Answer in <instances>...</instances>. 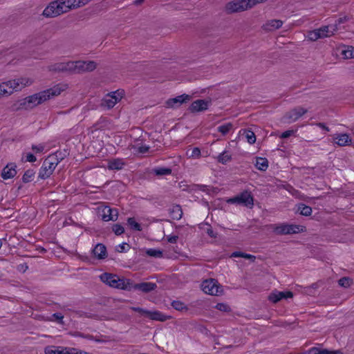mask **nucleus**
<instances>
[{
  "mask_svg": "<svg viewBox=\"0 0 354 354\" xmlns=\"http://www.w3.org/2000/svg\"><path fill=\"white\" fill-rule=\"evenodd\" d=\"M48 68L50 71L55 73H83L93 71L97 68V63L94 61H70L55 63Z\"/></svg>",
  "mask_w": 354,
  "mask_h": 354,
  "instance_id": "obj_1",
  "label": "nucleus"
},
{
  "mask_svg": "<svg viewBox=\"0 0 354 354\" xmlns=\"http://www.w3.org/2000/svg\"><path fill=\"white\" fill-rule=\"evenodd\" d=\"M32 149L35 153H37L43 151L44 147L42 145H32Z\"/></svg>",
  "mask_w": 354,
  "mask_h": 354,
  "instance_id": "obj_54",
  "label": "nucleus"
},
{
  "mask_svg": "<svg viewBox=\"0 0 354 354\" xmlns=\"http://www.w3.org/2000/svg\"><path fill=\"white\" fill-rule=\"evenodd\" d=\"M307 109L301 106H298L286 113L285 117L289 120L290 122H292L300 118L302 115L307 113Z\"/></svg>",
  "mask_w": 354,
  "mask_h": 354,
  "instance_id": "obj_14",
  "label": "nucleus"
},
{
  "mask_svg": "<svg viewBox=\"0 0 354 354\" xmlns=\"http://www.w3.org/2000/svg\"><path fill=\"white\" fill-rule=\"evenodd\" d=\"M191 99L190 95L183 94L174 98H170L166 101V106L168 108H178L182 104L186 103Z\"/></svg>",
  "mask_w": 354,
  "mask_h": 354,
  "instance_id": "obj_12",
  "label": "nucleus"
},
{
  "mask_svg": "<svg viewBox=\"0 0 354 354\" xmlns=\"http://www.w3.org/2000/svg\"><path fill=\"white\" fill-rule=\"evenodd\" d=\"M92 252L93 256L98 259H104L107 257L106 248L102 243H97Z\"/></svg>",
  "mask_w": 354,
  "mask_h": 354,
  "instance_id": "obj_23",
  "label": "nucleus"
},
{
  "mask_svg": "<svg viewBox=\"0 0 354 354\" xmlns=\"http://www.w3.org/2000/svg\"><path fill=\"white\" fill-rule=\"evenodd\" d=\"M230 257H242L249 260L248 263H256L255 260L257 257L252 254H246L242 252H234L231 254ZM258 263V262H257Z\"/></svg>",
  "mask_w": 354,
  "mask_h": 354,
  "instance_id": "obj_29",
  "label": "nucleus"
},
{
  "mask_svg": "<svg viewBox=\"0 0 354 354\" xmlns=\"http://www.w3.org/2000/svg\"><path fill=\"white\" fill-rule=\"evenodd\" d=\"M129 249L130 245L127 243H122L115 247V250L118 252H124L128 251Z\"/></svg>",
  "mask_w": 354,
  "mask_h": 354,
  "instance_id": "obj_44",
  "label": "nucleus"
},
{
  "mask_svg": "<svg viewBox=\"0 0 354 354\" xmlns=\"http://www.w3.org/2000/svg\"><path fill=\"white\" fill-rule=\"evenodd\" d=\"M147 317L152 320L165 322L170 318L169 316H167L165 314H162L161 312L158 310L150 311L148 310L147 313Z\"/></svg>",
  "mask_w": 354,
  "mask_h": 354,
  "instance_id": "obj_24",
  "label": "nucleus"
},
{
  "mask_svg": "<svg viewBox=\"0 0 354 354\" xmlns=\"http://www.w3.org/2000/svg\"><path fill=\"white\" fill-rule=\"evenodd\" d=\"M64 315L60 313H55L51 316L46 317V321L55 322L59 324H64Z\"/></svg>",
  "mask_w": 354,
  "mask_h": 354,
  "instance_id": "obj_31",
  "label": "nucleus"
},
{
  "mask_svg": "<svg viewBox=\"0 0 354 354\" xmlns=\"http://www.w3.org/2000/svg\"><path fill=\"white\" fill-rule=\"evenodd\" d=\"M123 91L117 90L106 94L102 100L100 106L103 108L112 109L123 97Z\"/></svg>",
  "mask_w": 354,
  "mask_h": 354,
  "instance_id": "obj_8",
  "label": "nucleus"
},
{
  "mask_svg": "<svg viewBox=\"0 0 354 354\" xmlns=\"http://www.w3.org/2000/svg\"><path fill=\"white\" fill-rule=\"evenodd\" d=\"M230 204H237L245 207H252L254 205V199L251 193L248 191H244L241 194L226 200Z\"/></svg>",
  "mask_w": 354,
  "mask_h": 354,
  "instance_id": "obj_7",
  "label": "nucleus"
},
{
  "mask_svg": "<svg viewBox=\"0 0 354 354\" xmlns=\"http://www.w3.org/2000/svg\"><path fill=\"white\" fill-rule=\"evenodd\" d=\"M70 348L48 346L46 348V354H68Z\"/></svg>",
  "mask_w": 354,
  "mask_h": 354,
  "instance_id": "obj_28",
  "label": "nucleus"
},
{
  "mask_svg": "<svg viewBox=\"0 0 354 354\" xmlns=\"http://www.w3.org/2000/svg\"><path fill=\"white\" fill-rule=\"evenodd\" d=\"M169 213L172 219L180 220L183 216V210L180 205H175L169 209Z\"/></svg>",
  "mask_w": 354,
  "mask_h": 354,
  "instance_id": "obj_25",
  "label": "nucleus"
},
{
  "mask_svg": "<svg viewBox=\"0 0 354 354\" xmlns=\"http://www.w3.org/2000/svg\"><path fill=\"white\" fill-rule=\"evenodd\" d=\"M243 134L248 143L254 144L256 142V136L254 133L250 130H244Z\"/></svg>",
  "mask_w": 354,
  "mask_h": 354,
  "instance_id": "obj_39",
  "label": "nucleus"
},
{
  "mask_svg": "<svg viewBox=\"0 0 354 354\" xmlns=\"http://www.w3.org/2000/svg\"><path fill=\"white\" fill-rule=\"evenodd\" d=\"M146 254L152 257L162 258L163 257L162 251L159 249L150 248L146 250Z\"/></svg>",
  "mask_w": 354,
  "mask_h": 354,
  "instance_id": "obj_35",
  "label": "nucleus"
},
{
  "mask_svg": "<svg viewBox=\"0 0 354 354\" xmlns=\"http://www.w3.org/2000/svg\"><path fill=\"white\" fill-rule=\"evenodd\" d=\"M50 179H48V180L46 182V184H48H48H50V182H49V181H50Z\"/></svg>",
  "mask_w": 354,
  "mask_h": 354,
  "instance_id": "obj_61",
  "label": "nucleus"
},
{
  "mask_svg": "<svg viewBox=\"0 0 354 354\" xmlns=\"http://www.w3.org/2000/svg\"><path fill=\"white\" fill-rule=\"evenodd\" d=\"M298 211L301 215L308 216L312 214V208L310 206L306 205L304 204H300L298 206Z\"/></svg>",
  "mask_w": 354,
  "mask_h": 354,
  "instance_id": "obj_37",
  "label": "nucleus"
},
{
  "mask_svg": "<svg viewBox=\"0 0 354 354\" xmlns=\"http://www.w3.org/2000/svg\"><path fill=\"white\" fill-rule=\"evenodd\" d=\"M171 169L167 167H156L152 172L156 176H167L171 174Z\"/></svg>",
  "mask_w": 354,
  "mask_h": 354,
  "instance_id": "obj_32",
  "label": "nucleus"
},
{
  "mask_svg": "<svg viewBox=\"0 0 354 354\" xmlns=\"http://www.w3.org/2000/svg\"><path fill=\"white\" fill-rule=\"evenodd\" d=\"M178 239V236H176V235H171V236H167V241H168V242H169L171 243H176Z\"/></svg>",
  "mask_w": 354,
  "mask_h": 354,
  "instance_id": "obj_55",
  "label": "nucleus"
},
{
  "mask_svg": "<svg viewBox=\"0 0 354 354\" xmlns=\"http://www.w3.org/2000/svg\"><path fill=\"white\" fill-rule=\"evenodd\" d=\"M283 25V21L279 19H271L267 21L262 26L266 31H274L280 28Z\"/></svg>",
  "mask_w": 354,
  "mask_h": 354,
  "instance_id": "obj_22",
  "label": "nucleus"
},
{
  "mask_svg": "<svg viewBox=\"0 0 354 354\" xmlns=\"http://www.w3.org/2000/svg\"><path fill=\"white\" fill-rule=\"evenodd\" d=\"M307 38L310 41H315L320 39V35H319L317 30L315 29L308 32Z\"/></svg>",
  "mask_w": 354,
  "mask_h": 354,
  "instance_id": "obj_41",
  "label": "nucleus"
},
{
  "mask_svg": "<svg viewBox=\"0 0 354 354\" xmlns=\"http://www.w3.org/2000/svg\"><path fill=\"white\" fill-rule=\"evenodd\" d=\"M16 165L14 163L8 164L2 170L1 177L4 180L13 178L17 174Z\"/></svg>",
  "mask_w": 354,
  "mask_h": 354,
  "instance_id": "obj_21",
  "label": "nucleus"
},
{
  "mask_svg": "<svg viewBox=\"0 0 354 354\" xmlns=\"http://www.w3.org/2000/svg\"><path fill=\"white\" fill-rule=\"evenodd\" d=\"M7 80L12 94L21 91L26 87L32 85L34 82L32 78L28 76H20Z\"/></svg>",
  "mask_w": 354,
  "mask_h": 354,
  "instance_id": "obj_6",
  "label": "nucleus"
},
{
  "mask_svg": "<svg viewBox=\"0 0 354 354\" xmlns=\"http://www.w3.org/2000/svg\"><path fill=\"white\" fill-rule=\"evenodd\" d=\"M334 143L339 147L350 146L352 143V139L348 134L337 133L334 135Z\"/></svg>",
  "mask_w": 354,
  "mask_h": 354,
  "instance_id": "obj_16",
  "label": "nucleus"
},
{
  "mask_svg": "<svg viewBox=\"0 0 354 354\" xmlns=\"http://www.w3.org/2000/svg\"><path fill=\"white\" fill-rule=\"evenodd\" d=\"M100 279L104 283L109 286L118 289L129 290L130 280L124 278H120L117 275L104 273L100 275Z\"/></svg>",
  "mask_w": 354,
  "mask_h": 354,
  "instance_id": "obj_3",
  "label": "nucleus"
},
{
  "mask_svg": "<svg viewBox=\"0 0 354 354\" xmlns=\"http://www.w3.org/2000/svg\"><path fill=\"white\" fill-rule=\"evenodd\" d=\"M34 176V172L31 170H28L23 176V180L25 183L29 182L32 180Z\"/></svg>",
  "mask_w": 354,
  "mask_h": 354,
  "instance_id": "obj_48",
  "label": "nucleus"
},
{
  "mask_svg": "<svg viewBox=\"0 0 354 354\" xmlns=\"http://www.w3.org/2000/svg\"><path fill=\"white\" fill-rule=\"evenodd\" d=\"M207 234L212 238H216L217 236L211 227L207 229Z\"/></svg>",
  "mask_w": 354,
  "mask_h": 354,
  "instance_id": "obj_56",
  "label": "nucleus"
},
{
  "mask_svg": "<svg viewBox=\"0 0 354 354\" xmlns=\"http://www.w3.org/2000/svg\"><path fill=\"white\" fill-rule=\"evenodd\" d=\"M127 224L129 227L136 231H142V227L140 223H138L134 218H129L127 219Z\"/></svg>",
  "mask_w": 354,
  "mask_h": 354,
  "instance_id": "obj_36",
  "label": "nucleus"
},
{
  "mask_svg": "<svg viewBox=\"0 0 354 354\" xmlns=\"http://www.w3.org/2000/svg\"><path fill=\"white\" fill-rule=\"evenodd\" d=\"M316 125L326 131H329L330 130L329 128L324 123L318 122L316 123Z\"/></svg>",
  "mask_w": 354,
  "mask_h": 354,
  "instance_id": "obj_57",
  "label": "nucleus"
},
{
  "mask_svg": "<svg viewBox=\"0 0 354 354\" xmlns=\"http://www.w3.org/2000/svg\"><path fill=\"white\" fill-rule=\"evenodd\" d=\"M351 131L353 132L354 133V127L351 129Z\"/></svg>",
  "mask_w": 354,
  "mask_h": 354,
  "instance_id": "obj_63",
  "label": "nucleus"
},
{
  "mask_svg": "<svg viewBox=\"0 0 354 354\" xmlns=\"http://www.w3.org/2000/svg\"><path fill=\"white\" fill-rule=\"evenodd\" d=\"M73 335L75 336V337H83V338H86V339H91V340H93V341H95V342H99L98 339L93 338L91 335H84V334L81 333H75Z\"/></svg>",
  "mask_w": 354,
  "mask_h": 354,
  "instance_id": "obj_50",
  "label": "nucleus"
},
{
  "mask_svg": "<svg viewBox=\"0 0 354 354\" xmlns=\"http://www.w3.org/2000/svg\"><path fill=\"white\" fill-rule=\"evenodd\" d=\"M124 165V162L122 159L115 158L109 160L107 167L111 170H120Z\"/></svg>",
  "mask_w": 354,
  "mask_h": 354,
  "instance_id": "obj_26",
  "label": "nucleus"
},
{
  "mask_svg": "<svg viewBox=\"0 0 354 354\" xmlns=\"http://www.w3.org/2000/svg\"><path fill=\"white\" fill-rule=\"evenodd\" d=\"M22 161L33 162L36 161L37 158L35 156L31 153H24L21 158Z\"/></svg>",
  "mask_w": 354,
  "mask_h": 354,
  "instance_id": "obj_42",
  "label": "nucleus"
},
{
  "mask_svg": "<svg viewBox=\"0 0 354 354\" xmlns=\"http://www.w3.org/2000/svg\"><path fill=\"white\" fill-rule=\"evenodd\" d=\"M12 95L8 80L0 82V99L3 97H8Z\"/></svg>",
  "mask_w": 354,
  "mask_h": 354,
  "instance_id": "obj_27",
  "label": "nucleus"
},
{
  "mask_svg": "<svg viewBox=\"0 0 354 354\" xmlns=\"http://www.w3.org/2000/svg\"><path fill=\"white\" fill-rule=\"evenodd\" d=\"M71 9L68 0H55L46 7V17H55Z\"/></svg>",
  "mask_w": 354,
  "mask_h": 354,
  "instance_id": "obj_4",
  "label": "nucleus"
},
{
  "mask_svg": "<svg viewBox=\"0 0 354 354\" xmlns=\"http://www.w3.org/2000/svg\"><path fill=\"white\" fill-rule=\"evenodd\" d=\"M112 230L116 235H121L124 232V227L120 224L113 225Z\"/></svg>",
  "mask_w": 354,
  "mask_h": 354,
  "instance_id": "obj_45",
  "label": "nucleus"
},
{
  "mask_svg": "<svg viewBox=\"0 0 354 354\" xmlns=\"http://www.w3.org/2000/svg\"><path fill=\"white\" fill-rule=\"evenodd\" d=\"M59 161L57 156L50 154L46 158V175L51 174L53 171L55 169Z\"/></svg>",
  "mask_w": 354,
  "mask_h": 354,
  "instance_id": "obj_20",
  "label": "nucleus"
},
{
  "mask_svg": "<svg viewBox=\"0 0 354 354\" xmlns=\"http://www.w3.org/2000/svg\"><path fill=\"white\" fill-rule=\"evenodd\" d=\"M232 124L230 122L224 124L218 127V131L221 133L223 135H226L232 129Z\"/></svg>",
  "mask_w": 354,
  "mask_h": 354,
  "instance_id": "obj_40",
  "label": "nucleus"
},
{
  "mask_svg": "<svg viewBox=\"0 0 354 354\" xmlns=\"http://www.w3.org/2000/svg\"><path fill=\"white\" fill-rule=\"evenodd\" d=\"M293 133H294V131L288 130V131H286L283 133H282V134L281 135L280 137L281 138H287L291 136Z\"/></svg>",
  "mask_w": 354,
  "mask_h": 354,
  "instance_id": "obj_53",
  "label": "nucleus"
},
{
  "mask_svg": "<svg viewBox=\"0 0 354 354\" xmlns=\"http://www.w3.org/2000/svg\"><path fill=\"white\" fill-rule=\"evenodd\" d=\"M145 0H135L134 4L138 6L144 2Z\"/></svg>",
  "mask_w": 354,
  "mask_h": 354,
  "instance_id": "obj_59",
  "label": "nucleus"
},
{
  "mask_svg": "<svg viewBox=\"0 0 354 354\" xmlns=\"http://www.w3.org/2000/svg\"><path fill=\"white\" fill-rule=\"evenodd\" d=\"M322 350V349H321L319 348L313 347V348H310V349H308L306 352V354H321Z\"/></svg>",
  "mask_w": 354,
  "mask_h": 354,
  "instance_id": "obj_51",
  "label": "nucleus"
},
{
  "mask_svg": "<svg viewBox=\"0 0 354 354\" xmlns=\"http://www.w3.org/2000/svg\"><path fill=\"white\" fill-rule=\"evenodd\" d=\"M68 85L66 83L61 82L54 85L53 87L46 90V100L52 99L59 95L62 92L66 91Z\"/></svg>",
  "mask_w": 354,
  "mask_h": 354,
  "instance_id": "obj_11",
  "label": "nucleus"
},
{
  "mask_svg": "<svg viewBox=\"0 0 354 354\" xmlns=\"http://www.w3.org/2000/svg\"><path fill=\"white\" fill-rule=\"evenodd\" d=\"M156 288V284L151 282L133 283L130 281L129 290H138L145 293L149 292Z\"/></svg>",
  "mask_w": 354,
  "mask_h": 354,
  "instance_id": "obj_13",
  "label": "nucleus"
},
{
  "mask_svg": "<svg viewBox=\"0 0 354 354\" xmlns=\"http://www.w3.org/2000/svg\"><path fill=\"white\" fill-rule=\"evenodd\" d=\"M255 166L259 170L266 171L268 167V161L265 158H257Z\"/></svg>",
  "mask_w": 354,
  "mask_h": 354,
  "instance_id": "obj_30",
  "label": "nucleus"
},
{
  "mask_svg": "<svg viewBox=\"0 0 354 354\" xmlns=\"http://www.w3.org/2000/svg\"><path fill=\"white\" fill-rule=\"evenodd\" d=\"M172 307L178 311H187L188 310V307L183 302L176 300L174 301L171 303Z\"/></svg>",
  "mask_w": 354,
  "mask_h": 354,
  "instance_id": "obj_38",
  "label": "nucleus"
},
{
  "mask_svg": "<svg viewBox=\"0 0 354 354\" xmlns=\"http://www.w3.org/2000/svg\"><path fill=\"white\" fill-rule=\"evenodd\" d=\"M44 94L43 92L35 93L21 99L13 104L14 110L31 109L43 102Z\"/></svg>",
  "mask_w": 354,
  "mask_h": 354,
  "instance_id": "obj_2",
  "label": "nucleus"
},
{
  "mask_svg": "<svg viewBox=\"0 0 354 354\" xmlns=\"http://www.w3.org/2000/svg\"><path fill=\"white\" fill-rule=\"evenodd\" d=\"M215 308L221 312H228L230 310L229 306L224 303L217 304Z\"/></svg>",
  "mask_w": 354,
  "mask_h": 354,
  "instance_id": "obj_47",
  "label": "nucleus"
},
{
  "mask_svg": "<svg viewBox=\"0 0 354 354\" xmlns=\"http://www.w3.org/2000/svg\"><path fill=\"white\" fill-rule=\"evenodd\" d=\"M338 283L342 287L348 288L351 285L352 281L348 277H343L339 280Z\"/></svg>",
  "mask_w": 354,
  "mask_h": 354,
  "instance_id": "obj_43",
  "label": "nucleus"
},
{
  "mask_svg": "<svg viewBox=\"0 0 354 354\" xmlns=\"http://www.w3.org/2000/svg\"><path fill=\"white\" fill-rule=\"evenodd\" d=\"M1 245H2V242H1V241L0 240V248H1Z\"/></svg>",
  "mask_w": 354,
  "mask_h": 354,
  "instance_id": "obj_62",
  "label": "nucleus"
},
{
  "mask_svg": "<svg viewBox=\"0 0 354 354\" xmlns=\"http://www.w3.org/2000/svg\"><path fill=\"white\" fill-rule=\"evenodd\" d=\"M206 330H207V329H206L205 327H201V328H200V330H201V331H202V332L205 331Z\"/></svg>",
  "mask_w": 354,
  "mask_h": 354,
  "instance_id": "obj_60",
  "label": "nucleus"
},
{
  "mask_svg": "<svg viewBox=\"0 0 354 354\" xmlns=\"http://www.w3.org/2000/svg\"><path fill=\"white\" fill-rule=\"evenodd\" d=\"M303 226L282 223L272 225L274 232L278 235L292 234L303 231Z\"/></svg>",
  "mask_w": 354,
  "mask_h": 354,
  "instance_id": "obj_10",
  "label": "nucleus"
},
{
  "mask_svg": "<svg viewBox=\"0 0 354 354\" xmlns=\"http://www.w3.org/2000/svg\"><path fill=\"white\" fill-rule=\"evenodd\" d=\"M321 354H338V352L335 351H328L327 349H322Z\"/></svg>",
  "mask_w": 354,
  "mask_h": 354,
  "instance_id": "obj_58",
  "label": "nucleus"
},
{
  "mask_svg": "<svg viewBox=\"0 0 354 354\" xmlns=\"http://www.w3.org/2000/svg\"><path fill=\"white\" fill-rule=\"evenodd\" d=\"M354 47L346 46L341 51V55L344 59H351L354 57Z\"/></svg>",
  "mask_w": 354,
  "mask_h": 354,
  "instance_id": "obj_34",
  "label": "nucleus"
},
{
  "mask_svg": "<svg viewBox=\"0 0 354 354\" xmlns=\"http://www.w3.org/2000/svg\"><path fill=\"white\" fill-rule=\"evenodd\" d=\"M189 158H198L201 156V150L198 147H194L191 150Z\"/></svg>",
  "mask_w": 354,
  "mask_h": 354,
  "instance_id": "obj_49",
  "label": "nucleus"
},
{
  "mask_svg": "<svg viewBox=\"0 0 354 354\" xmlns=\"http://www.w3.org/2000/svg\"><path fill=\"white\" fill-rule=\"evenodd\" d=\"M131 309L133 310V311L138 312V313H140L141 315H145V316H147V313L148 311L147 310H145V309H143L141 308H138V307H131Z\"/></svg>",
  "mask_w": 354,
  "mask_h": 354,
  "instance_id": "obj_52",
  "label": "nucleus"
},
{
  "mask_svg": "<svg viewBox=\"0 0 354 354\" xmlns=\"http://www.w3.org/2000/svg\"><path fill=\"white\" fill-rule=\"evenodd\" d=\"M209 102L204 100L194 101L189 106V111L192 113L203 111L208 109Z\"/></svg>",
  "mask_w": 354,
  "mask_h": 354,
  "instance_id": "obj_18",
  "label": "nucleus"
},
{
  "mask_svg": "<svg viewBox=\"0 0 354 354\" xmlns=\"http://www.w3.org/2000/svg\"><path fill=\"white\" fill-rule=\"evenodd\" d=\"M251 0H234L228 2L225 6V11L227 14L240 12L253 7Z\"/></svg>",
  "mask_w": 354,
  "mask_h": 354,
  "instance_id": "obj_5",
  "label": "nucleus"
},
{
  "mask_svg": "<svg viewBox=\"0 0 354 354\" xmlns=\"http://www.w3.org/2000/svg\"><path fill=\"white\" fill-rule=\"evenodd\" d=\"M202 290L207 295L218 296L222 295V287L213 279L204 280L201 285Z\"/></svg>",
  "mask_w": 354,
  "mask_h": 354,
  "instance_id": "obj_9",
  "label": "nucleus"
},
{
  "mask_svg": "<svg viewBox=\"0 0 354 354\" xmlns=\"http://www.w3.org/2000/svg\"><path fill=\"white\" fill-rule=\"evenodd\" d=\"M316 30L319 35H320V39H323L333 35L337 31V25H328L322 26Z\"/></svg>",
  "mask_w": 354,
  "mask_h": 354,
  "instance_id": "obj_17",
  "label": "nucleus"
},
{
  "mask_svg": "<svg viewBox=\"0 0 354 354\" xmlns=\"http://www.w3.org/2000/svg\"><path fill=\"white\" fill-rule=\"evenodd\" d=\"M102 218L104 221H116L118 216V212L116 209L109 207H104L102 209Z\"/></svg>",
  "mask_w": 354,
  "mask_h": 354,
  "instance_id": "obj_15",
  "label": "nucleus"
},
{
  "mask_svg": "<svg viewBox=\"0 0 354 354\" xmlns=\"http://www.w3.org/2000/svg\"><path fill=\"white\" fill-rule=\"evenodd\" d=\"M136 152L139 153H145L149 151V147L146 145H142V146H134L133 147Z\"/></svg>",
  "mask_w": 354,
  "mask_h": 354,
  "instance_id": "obj_46",
  "label": "nucleus"
},
{
  "mask_svg": "<svg viewBox=\"0 0 354 354\" xmlns=\"http://www.w3.org/2000/svg\"><path fill=\"white\" fill-rule=\"evenodd\" d=\"M292 296V292L290 291L280 292L275 290L270 294L268 299L273 303H277L282 299L291 298Z\"/></svg>",
  "mask_w": 354,
  "mask_h": 354,
  "instance_id": "obj_19",
  "label": "nucleus"
},
{
  "mask_svg": "<svg viewBox=\"0 0 354 354\" xmlns=\"http://www.w3.org/2000/svg\"><path fill=\"white\" fill-rule=\"evenodd\" d=\"M231 159H232L231 153L227 151L222 152L217 157V160L223 165L230 162L231 160Z\"/></svg>",
  "mask_w": 354,
  "mask_h": 354,
  "instance_id": "obj_33",
  "label": "nucleus"
}]
</instances>
